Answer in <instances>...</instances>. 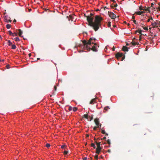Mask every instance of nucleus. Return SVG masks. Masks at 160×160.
<instances>
[{
	"mask_svg": "<svg viewBox=\"0 0 160 160\" xmlns=\"http://www.w3.org/2000/svg\"><path fill=\"white\" fill-rule=\"evenodd\" d=\"M96 39L94 38H91L88 42L86 40H83L82 41L83 45H82L81 47L88 51L91 50L93 51L97 52L99 45L96 42Z\"/></svg>",
	"mask_w": 160,
	"mask_h": 160,
	"instance_id": "f257e3e1",
	"label": "nucleus"
},
{
	"mask_svg": "<svg viewBox=\"0 0 160 160\" xmlns=\"http://www.w3.org/2000/svg\"><path fill=\"white\" fill-rule=\"evenodd\" d=\"M91 16H87V19L88 22V25L92 27L95 31H96L99 29L101 26V22L102 20V18L98 15H96L95 17V20L94 21L93 18L92 17V15L90 13Z\"/></svg>",
	"mask_w": 160,
	"mask_h": 160,
	"instance_id": "f03ea898",
	"label": "nucleus"
},
{
	"mask_svg": "<svg viewBox=\"0 0 160 160\" xmlns=\"http://www.w3.org/2000/svg\"><path fill=\"white\" fill-rule=\"evenodd\" d=\"M108 13L109 16L112 19H114L116 18V15L113 12L108 11Z\"/></svg>",
	"mask_w": 160,
	"mask_h": 160,
	"instance_id": "7ed1b4c3",
	"label": "nucleus"
},
{
	"mask_svg": "<svg viewBox=\"0 0 160 160\" xmlns=\"http://www.w3.org/2000/svg\"><path fill=\"white\" fill-rule=\"evenodd\" d=\"M94 122L98 128H100L101 125L99 122V119L98 118H96L94 120Z\"/></svg>",
	"mask_w": 160,
	"mask_h": 160,
	"instance_id": "20e7f679",
	"label": "nucleus"
},
{
	"mask_svg": "<svg viewBox=\"0 0 160 160\" xmlns=\"http://www.w3.org/2000/svg\"><path fill=\"white\" fill-rule=\"evenodd\" d=\"M4 21L5 22H11L12 20L10 19V17H8V16H5L4 18Z\"/></svg>",
	"mask_w": 160,
	"mask_h": 160,
	"instance_id": "39448f33",
	"label": "nucleus"
},
{
	"mask_svg": "<svg viewBox=\"0 0 160 160\" xmlns=\"http://www.w3.org/2000/svg\"><path fill=\"white\" fill-rule=\"evenodd\" d=\"M75 16L73 15H70L69 16H67V18H68L69 20H71V21H73L74 20Z\"/></svg>",
	"mask_w": 160,
	"mask_h": 160,
	"instance_id": "423d86ee",
	"label": "nucleus"
},
{
	"mask_svg": "<svg viewBox=\"0 0 160 160\" xmlns=\"http://www.w3.org/2000/svg\"><path fill=\"white\" fill-rule=\"evenodd\" d=\"M123 56V53H118L116 55V56L118 58H119L122 57Z\"/></svg>",
	"mask_w": 160,
	"mask_h": 160,
	"instance_id": "0eeeda50",
	"label": "nucleus"
},
{
	"mask_svg": "<svg viewBox=\"0 0 160 160\" xmlns=\"http://www.w3.org/2000/svg\"><path fill=\"white\" fill-rule=\"evenodd\" d=\"M96 98H94L92 99L90 102V104H93L96 102Z\"/></svg>",
	"mask_w": 160,
	"mask_h": 160,
	"instance_id": "6e6552de",
	"label": "nucleus"
},
{
	"mask_svg": "<svg viewBox=\"0 0 160 160\" xmlns=\"http://www.w3.org/2000/svg\"><path fill=\"white\" fill-rule=\"evenodd\" d=\"M122 50L124 51H128V48L125 46H123L122 48Z\"/></svg>",
	"mask_w": 160,
	"mask_h": 160,
	"instance_id": "1a4fd4ad",
	"label": "nucleus"
},
{
	"mask_svg": "<svg viewBox=\"0 0 160 160\" xmlns=\"http://www.w3.org/2000/svg\"><path fill=\"white\" fill-rule=\"evenodd\" d=\"M95 143H96L97 147V148H102V147H100V142H97L96 141L95 142Z\"/></svg>",
	"mask_w": 160,
	"mask_h": 160,
	"instance_id": "9d476101",
	"label": "nucleus"
},
{
	"mask_svg": "<svg viewBox=\"0 0 160 160\" xmlns=\"http://www.w3.org/2000/svg\"><path fill=\"white\" fill-rule=\"evenodd\" d=\"M102 149V148H96V153L97 154H99L100 152V151Z\"/></svg>",
	"mask_w": 160,
	"mask_h": 160,
	"instance_id": "9b49d317",
	"label": "nucleus"
},
{
	"mask_svg": "<svg viewBox=\"0 0 160 160\" xmlns=\"http://www.w3.org/2000/svg\"><path fill=\"white\" fill-rule=\"evenodd\" d=\"M93 115H92V116H88V118L87 119L88 121H90L93 119Z\"/></svg>",
	"mask_w": 160,
	"mask_h": 160,
	"instance_id": "f8f14e48",
	"label": "nucleus"
},
{
	"mask_svg": "<svg viewBox=\"0 0 160 160\" xmlns=\"http://www.w3.org/2000/svg\"><path fill=\"white\" fill-rule=\"evenodd\" d=\"M144 13L143 11H138L136 12V13L137 15H141L142 14Z\"/></svg>",
	"mask_w": 160,
	"mask_h": 160,
	"instance_id": "ddd939ff",
	"label": "nucleus"
},
{
	"mask_svg": "<svg viewBox=\"0 0 160 160\" xmlns=\"http://www.w3.org/2000/svg\"><path fill=\"white\" fill-rule=\"evenodd\" d=\"M18 31H19V32H18L19 35L20 37H22V30L20 29H18Z\"/></svg>",
	"mask_w": 160,
	"mask_h": 160,
	"instance_id": "4468645a",
	"label": "nucleus"
},
{
	"mask_svg": "<svg viewBox=\"0 0 160 160\" xmlns=\"http://www.w3.org/2000/svg\"><path fill=\"white\" fill-rule=\"evenodd\" d=\"M109 109H110V108H109L108 106H106L105 107L104 109V112H105L104 111H108Z\"/></svg>",
	"mask_w": 160,
	"mask_h": 160,
	"instance_id": "2eb2a0df",
	"label": "nucleus"
},
{
	"mask_svg": "<svg viewBox=\"0 0 160 160\" xmlns=\"http://www.w3.org/2000/svg\"><path fill=\"white\" fill-rule=\"evenodd\" d=\"M156 25H157V23L156 22L152 23V25L153 28H155Z\"/></svg>",
	"mask_w": 160,
	"mask_h": 160,
	"instance_id": "dca6fc26",
	"label": "nucleus"
},
{
	"mask_svg": "<svg viewBox=\"0 0 160 160\" xmlns=\"http://www.w3.org/2000/svg\"><path fill=\"white\" fill-rule=\"evenodd\" d=\"M8 45L9 46H11L12 45V42L10 40H8Z\"/></svg>",
	"mask_w": 160,
	"mask_h": 160,
	"instance_id": "f3484780",
	"label": "nucleus"
},
{
	"mask_svg": "<svg viewBox=\"0 0 160 160\" xmlns=\"http://www.w3.org/2000/svg\"><path fill=\"white\" fill-rule=\"evenodd\" d=\"M88 115L87 114H84L83 115V117L85 118H86V119H87L88 118Z\"/></svg>",
	"mask_w": 160,
	"mask_h": 160,
	"instance_id": "a211bd4d",
	"label": "nucleus"
},
{
	"mask_svg": "<svg viewBox=\"0 0 160 160\" xmlns=\"http://www.w3.org/2000/svg\"><path fill=\"white\" fill-rule=\"evenodd\" d=\"M16 48V45L15 44H13L12 45V49H14Z\"/></svg>",
	"mask_w": 160,
	"mask_h": 160,
	"instance_id": "6ab92c4d",
	"label": "nucleus"
},
{
	"mask_svg": "<svg viewBox=\"0 0 160 160\" xmlns=\"http://www.w3.org/2000/svg\"><path fill=\"white\" fill-rule=\"evenodd\" d=\"M14 40L16 41H19L20 40L19 39V38L18 37H16L15 38Z\"/></svg>",
	"mask_w": 160,
	"mask_h": 160,
	"instance_id": "aec40b11",
	"label": "nucleus"
},
{
	"mask_svg": "<svg viewBox=\"0 0 160 160\" xmlns=\"http://www.w3.org/2000/svg\"><path fill=\"white\" fill-rule=\"evenodd\" d=\"M143 8L144 7H143L141 5L139 7V9L140 10H144V9H143Z\"/></svg>",
	"mask_w": 160,
	"mask_h": 160,
	"instance_id": "412c9836",
	"label": "nucleus"
},
{
	"mask_svg": "<svg viewBox=\"0 0 160 160\" xmlns=\"http://www.w3.org/2000/svg\"><path fill=\"white\" fill-rule=\"evenodd\" d=\"M142 30H138L137 31H136V32H137L139 33L140 34H141Z\"/></svg>",
	"mask_w": 160,
	"mask_h": 160,
	"instance_id": "4be33fe9",
	"label": "nucleus"
},
{
	"mask_svg": "<svg viewBox=\"0 0 160 160\" xmlns=\"http://www.w3.org/2000/svg\"><path fill=\"white\" fill-rule=\"evenodd\" d=\"M101 132L103 134H105V135H108V134L106 133L105 131H102Z\"/></svg>",
	"mask_w": 160,
	"mask_h": 160,
	"instance_id": "5701e85b",
	"label": "nucleus"
},
{
	"mask_svg": "<svg viewBox=\"0 0 160 160\" xmlns=\"http://www.w3.org/2000/svg\"><path fill=\"white\" fill-rule=\"evenodd\" d=\"M6 27L7 29H9L11 27V25L9 24H7L6 25Z\"/></svg>",
	"mask_w": 160,
	"mask_h": 160,
	"instance_id": "b1692460",
	"label": "nucleus"
},
{
	"mask_svg": "<svg viewBox=\"0 0 160 160\" xmlns=\"http://www.w3.org/2000/svg\"><path fill=\"white\" fill-rule=\"evenodd\" d=\"M8 34L10 35H11L12 36V35L13 34V33L11 31H8Z\"/></svg>",
	"mask_w": 160,
	"mask_h": 160,
	"instance_id": "393cba45",
	"label": "nucleus"
},
{
	"mask_svg": "<svg viewBox=\"0 0 160 160\" xmlns=\"http://www.w3.org/2000/svg\"><path fill=\"white\" fill-rule=\"evenodd\" d=\"M72 110L73 111L75 112L77 111V108L76 107H74L72 108Z\"/></svg>",
	"mask_w": 160,
	"mask_h": 160,
	"instance_id": "a878e982",
	"label": "nucleus"
},
{
	"mask_svg": "<svg viewBox=\"0 0 160 160\" xmlns=\"http://www.w3.org/2000/svg\"><path fill=\"white\" fill-rule=\"evenodd\" d=\"M17 35H18V33H17L15 32L14 33H13L12 36L13 37L16 36H17Z\"/></svg>",
	"mask_w": 160,
	"mask_h": 160,
	"instance_id": "bb28decb",
	"label": "nucleus"
},
{
	"mask_svg": "<svg viewBox=\"0 0 160 160\" xmlns=\"http://www.w3.org/2000/svg\"><path fill=\"white\" fill-rule=\"evenodd\" d=\"M72 107L71 106H69L68 108V110L69 111H72Z\"/></svg>",
	"mask_w": 160,
	"mask_h": 160,
	"instance_id": "cd10ccee",
	"label": "nucleus"
},
{
	"mask_svg": "<svg viewBox=\"0 0 160 160\" xmlns=\"http://www.w3.org/2000/svg\"><path fill=\"white\" fill-rule=\"evenodd\" d=\"M91 146L92 147H93L94 148H96V147H95V144L93 143H91Z\"/></svg>",
	"mask_w": 160,
	"mask_h": 160,
	"instance_id": "c85d7f7f",
	"label": "nucleus"
},
{
	"mask_svg": "<svg viewBox=\"0 0 160 160\" xmlns=\"http://www.w3.org/2000/svg\"><path fill=\"white\" fill-rule=\"evenodd\" d=\"M47 148H49L50 146V145L49 143H47L45 145Z\"/></svg>",
	"mask_w": 160,
	"mask_h": 160,
	"instance_id": "c756f323",
	"label": "nucleus"
},
{
	"mask_svg": "<svg viewBox=\"0 0 160 160\" xmlns=\"http://www.w3.org/2000/svg\"><path fill=\"white\" fill-rule=\"evenodd\" d=\"M142 27L143 28V29L146 30H148V28L146 27H144L143 26H142Z\"/></svg>",
	"mask_w": 160,
	"mask_h": 160,
	"instance_id": "7c9ffc66",
	"label": "nucleus"
},
{
	"mask_svg": "<svg viewBox=\"0 0 160 160\" xmlns=\"http://www.w3.org/2000/svg\"><path fill=\"white\" fill-rule=\"evenodd\" d=\"M132 45H133V46H135L138 44L137 42H132Z\"/></svg>",
	"mask_w": 160,
	"mask_h": 160,
	"instance_id": "2f4dec72",
	"label": "nucleus"
},
{
	"mask_svg": "<svg viewBox=\"0 0 160 160\" xmlns=\"http://www.w3.org/2000/svg\"><path fill=\"white\" fill-rule=\"evenodd\" d=\"M68 152V151H64L63 152L64 155H66Z\"/></svg>",
	"mask_w": 160,
	"mask_h": 160,
	"instance_id": "473e14b6",
	"label": "nucleus"
},
{
	"mask_svg": "<svg viewBox=\"0 0 160 160\" xmlns=\"http://www.w3.org/2000/svg\"><path fill=\"white\" fill-rule=\"evenodd\" d=\"M107 143H108L109 144V145L110 144H111V142H110V140L109 139H108V140H107Z\"/></svg>",
	"mask_w": 160,
	"mask_h": 160,
	"instance_id": "72a5a7b5",
	"label": "nucleus"
},
{
	"mask_svg": "<svg viewBox=\"0 0 160 160\" xmlns=\"http://www.w3.org/2000/svg\"><path fill=\"white\" fill-rule=\"evenodd\" d=\"M152 19V18H150L149 19H148L147 20V22H150V20Z\"/></svg>",
	"mask_w": 160,
	"mask_h": 160,
	"instance_id": "f704fd0d",
	"label": "nucleus"
},
{
	"mask_svg": "<svg viewBox=\"0 0 160 160\" xmlns=\"http://www.w3.org/2000/svg\"><path fill=\"white\" fill-rule=\"evenodd\" d=\"M95 158L96 159H98V155H95Z\"/></svg>",
	"mask_w": 160,
	"mask_h": 160,
	"instance_id": "c9c22d12",
	"label": "nucleus"
},
{
	"mask_svg": "<svg viewBox=\"0 0 160 160\" xmlns=\"http://www.w3.org/2000/svg\"><path fill=\"white\" fill-rule=\"evenodd\" d=\"M65 147L66 145H63L61 146V148H64Z\"/></svg>",
	"mask_w": 160,
	"mask_h": 160,
	"instance_id": "e433bc0d",
	"label": "nucleus"
},
{
	"mask_svg": "<svg viewBox=\"0 0 160 160\" xmlns=\"http://www.w3.org/2000/svg\"><path fill=\"white\" fill-rule=\"evenodd\" d=\"M110 22L108 24V26L109 27H110L111 26Z\"/></svg>",
	"mask_w": 160,
	"mask_h": 160,
	"instance_id": "4c0bfd02",
	"label": "nucleus"
},
{
	"mask_svg": "<svg viewBox=\"0 0 160 160\" xmlns=\"http://www.w3.org/2000/svg\"><path fill=\"white\" fill-rule=\"evenodd\" d=\"M118 6V5L117 4H115L114 6V7H116L117 6Z\"/></svg>",
	"mask_w": 160,
	"mask_h": 160,
	"instance_id": "58836bf2",
	"label": "nucleus"
},
{
	"mask_svg": "<svg viewBox=\"0 0 160 160\" xmlns=\"http://www.w3.org/2000/svg\"><path fill=\"white\" fill-rule=\"evenodd\" d=\"M87 159V158L86 157H84L83 159V160H86Z\"/></svg>",
	"mask_w": 160,
	"mask_h": 160,
	"instance_id": "ea45409f",
	"label": "nucleus"
},
{
	"mask_svg": "<svg viewBox=\"0 0 160 160\" xmlns=\"http://www.w3.org/2000/svg\"><path fill=\"white\" fill-rule=\"evenodd\" d=\"M7 68H9V65H8L6 66Z\"/></svg>",
	"mask_w": 160,
	"mask_h": 160,
	"instance_id": "a19ab883",
	"label": "nucleus"
},
{
	"mask_svg": "<svg viewBox=\"0 0 160 160\" xmlns=\"http://www.w3.org/2000/svg\"><path fill=\"white\" fill-rule=\"evenodd\" d=\"M144 9V10H145L146 11H147L148 10V8H146V9Z\"/></svg>",
	"mask_w": 160,
	"mask_h": 160,
	"instance_id": "79ce46f5",
	"label": "nucleus"
},
{
	"mask_svg": "<svg viewBox=\"0 0 160 160\" xmlns=\"http://www.w3.org/2000/svg\"><path fill=\"white\" fill-rule=\"evenodd\" d=\"M86 138H88V137H89V134H86Z\"/></svg>",
	"mask_w": 160,
	"mask_h": 160,
	"instance_id": "37998d69",
	"label": "nucleus"
},
{
	"mask_svg": "<svg viewBox=\"0 0 160 160\" xmlns=\"http://www.w3.org/2000/svg\"><path fill=\"white\" fill-rule=\"evenodd\" d=\"M133 22L136 24V21L135 20H134L133 21Z\"/></svg>",
	"mask_w": 160,
	"mask_h": 160,
	"instance_id": "c03bdc74",
	"label": "nucleus"
},
{
	"mask_svg": "<svg viewBox=\"0 0 160 160\" xmlns=\"http://www.w3.org/2000/svg\"><path fill=\"white\" fill-rule=\"evenodd\" d=\"M108 152L110 153L111 152V150L110 149H109L108 150Z\"/></svg>",
	"mask_w": 160,
	"mask_h": 160,
	"instance_id": "a18cd8bd",
	"label": "nucleus"
},
{
	"mask_svg": "<svg viewBox=\"0 0 160 160\" xmlns=\"http://www.w3.org/2000/svg\"><path fill=\"white\" fill-rule=\"evenodd\" d=\"M112 50L113 51H114L115 50V48H114V47H113V48H112Z\"/></svg>",
	"mask_w": 160,
	"mask_h": 160,
	"instance_id": "49530a36",
	"label": "nucleus"
},
{
	"mask_svg": "<svg viewBox=\"0 0 160 160\" xmlns=\"http://www.w3.org/2000/svg\"><path fill=\"white\" fill-rule=\"evenodd\" d=\"M13 22H16V20L15 19H14Z\"/></svg>",
	"mask_w": 160,
	"mask_h": 160,
	"instance_id": "de8ad7c7",
	"label": "nucleus"
},
{
	"mask_svg": "<svg viewBox=\"0 0 160 160\" xmlns=\"http://www.w3.org/2000/svg\"><path fill=\"white\" fill-rule=\"evenodd\" d=\"M106 138V137H104L103 138V139H105Z\"/></svg>",
	"mask_w": 160,
	"mask_h": 160,
	"instance_id": "09e8293b",
	"label": "nucleus"
},
{
	"mask_svg": "<svg viewBox=\"0 0 160 160\" xmlns=\"http://www.w3.org/2000/svg\"><path fill=\"white\" fill-rule=\"evenodd\" d=\"M56 88H56V87L55 86H54V89H55V90H56Z\"/></svg>",
	"mask_w": 160,
	"mask_h": 160,
	"instance_id": "8fccbe9b",
	"label": "nucleus"
},
{
	"mask_svg": "<svg viewBox=\"0 0 160 160\" xmlns=\"http://www.w3.org/2000/svg\"><path fill=\"white\" fill-rule=\"evenodd\" d=\"M113 2H115V0H111Z\"/></svg>",
	"mask_w": 160,
	"mask_h": 160,
	"instance_id": "3c124183",
	"label": "nucleus"
},
{
	"mask_svg": "<svg viewBox=\"0 0 160 160\" xmlns=\"http://www.w3.org/2000/svg\"><path fill=\"white\" fill-rule=\"evenodd\" d=\"M105 8H107V9H108V8H107L106 7H105L104 8V10H105Z\"/></svg>",
	"mask_w": 160,
	"mask_h": 160,
	"instance_id": "603ef678",
	"label": "nucleus"
},
{
	"mask_svg": "<svg viewBox=\"0 0 160 160\" xmlns=\"http://www.w3.org/2000/svg\"><path fill=\"white\" fill-rule=\"evenodd\" d=\"M134 18H135L134 17V16H132V18H133V19H134Z\"/></svg>",
	"mask_w": 160,
	"mask_h": 160,
	"instance_id": "864d4df0",
	"label": "nucleus"
},
{
	"mask_svg": "<svg viewBox=\"0 0 160 160\" xmlns=\"http://www.w3.org/2000/svg\"><path fill=\"white\" fill-rule=\"evenodd\" d=\"M40 59V58H37V60H39Z\"/></svg>",
	"mask_w": 160,
	"mask_h": 160,
	"instance_id": "5fc2aeb1",
	"label": "nucleus"
},
{
	"mask_svg": "<svg viewBox=\"0 0 160 160\" xmlns=\"http://www.w3.org/2000/svg\"><path fill=\"white\" fill-rule=\"evenodd\" d=\"M1 61L3 62L4 61V60L3 59V60H2Z\"/></svg>",
	"mask_w": 160,
	"mask_h": 160,
	"instance_id": "6e6d98bb",
	"label": "nucleus"
},
{
	"mask_svg": "<svg viewBox=\"0 0 160 160\" xmlns=\"http://www.w3.org/2000/svg\"><path fill=\"white\" fill-rule=\"evenodd\" d=\"M126 45H128V43H127V44H126Z\"/></svg>",
	"mask_w": 160,
	"mask_h": 160,
	"instance_id": "4d7b16f0",
	"label": "nucleus"
},
{
	"mask_svg": "<svg viewBox=\"0 0 160 160\" xmlns=\"http://www.w3.org/2000/svg\"><path fill=\"white\" fill-rule=\"evenodd\" d=\"M144 8H145L144 9H146V7H145Z\"/></svg>",
	"mask_w": 160,
	"mask_h": 160,
	"instance_id": "13d9d810",
	"label": "nucleus"
},
{
	"mask_svg": "<svg viewBox=\"0 0 160 160\" xmlns=\"http://www.w3.org/2000/svg\"><path fill=\"white\" fill-rule=\"evenodd\" d=\"M1 61V60L0 59V62Z\"/></svg>",
	"mask_w": 160,
	"mask_h": 160,
	"instance_id": "bf43d9fd",
	"label": "nucleus"
},
{
	"mask_svg": "<svg viewBox=\"0 0 160 160\" xmlns=\"http://www.w3.org/2000/svg\"><path fill=\"white\" fill-rule=\"evenodd\" d=\"M122 1H124V0H122Z\"/></svg>",
	"mask_w": 160,
	"mask_h": 160,
	"instance_id": "052dcab7",
	"label": "nucleus"
},
{
	"mask_svg": "<svg viewBox=\"0 0 160 160\" xmlns=\"http://www.w3.org/2000/svg\"><path fill=\"white\" fill-rule=\"evenodd\" d=\"M159 11H160V9H159Z\"/></svg>",
	"mask_w": 160,
	"mask_h": 160,
	"instance_id": "680f3d73",
	"label": "nucleus"
},
{
	"mask_svg": "<svg viewBox=\"0 0 160 160\" xmlns=\"http://www.w3.org/2000/svg\"><path fill=\"white\" fill-rule=\"evenodd\" d=\"M159 22L160 23V22Z\"/></svg>",
	"mask_w": 160,
	"mask_h": 160,
	"instance_id": "e2e57ef3",
	"label": "nucleus"
}]
</instances>
